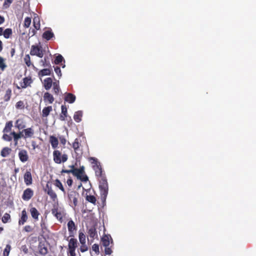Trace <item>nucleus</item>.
<instances>
[{
  "label": "nucleus",
  "mask_w": 256,
  "mask_h": 256,
  "mask_svg": "<svg viewBox=\"0 0 256 256\" xmlns=\"http://www.w3.org/2000/svg\"><path fill=\"white\" fill-rule=\"evenodd\" d=\"M82 111L79 110V111L76 112L74 114V119L76 122H79L82 120Z\"/></svg>",
  "instance_id": "34"
},
{
  "label": "nucleus",
  "mask_w": 256,
  "mask_h": 256,
  "mask_svg": "<svg viewBox=\"0 0 256 256\" xmlns=\"http://www.w3.org/2000/svg\"><path fill=\"white\" fill-rule=\"evenodd\" d=\"M12 30L10 28H8L4 31L3 35L6 38H8L12 35Z\"/></svg>",
  "instance_id": "39"
},
{
  "label": "nucleus",
  "mask_w": 256,
  "mask_h": 256,
  "mask_svg": "<svg viewBox=\"0 0 256 256\" xmlns=\"http://www.w3.org/2000/svg\"><path fill=\"white\" fill-rule=\"evenodd\" d=\"M64 60V58L60 54H58V56H56L55 60H54V63L56 64H58L62 62V61Z\"/></svg>",
  "instance_id": "49"
},
{
  "label": "nucleus",
  "mask_w": 256,
  "mask_h": 256,
  "mask_svg": "<svg viewBox=\"0 0 256 256\" xmlns=\"http://www.w3.org/2000/svg\"><path fill=\"white\" fill-rule=\"evenodd\" d=\"M30 212L32 218L35 220H37L38 219V216L40 214V212L36 208H31L30 210Z\"/></svg>",
  "instance_id": "27"
},
{
  "label": "nucleus",
  "mask_w": 256,
  "mask_h": 256,
  "mask_svg": "<svg viewBox=\"0 0 256 256\" xmlns=\"http://www.w3.org/2000/svg\"><path fill=\"white\" fill-rule=\"evenodd\" d=\"M38 248L39 254L42 256H45L48 253V249L45 241L39 240Z\"/></svg>",
  "instance_id": "6"
},
{
  "label": "nucleus",
  "mask_w": 256,
  "mask_h": 256,
  "mask_svg": "<svg viewBox=\"0 0 256 256\" xmlns=\"http://www.w3.org/2000/svg\"><path fill=\"white\" fill-rule=\"evenodd\" d=\"M31 24V18L26 17L24 19V26L26 28H28Z\"/></svg>",
  "instance_id": "45"
},
{
  "label": "nucleus",
  "mask_w": 256,
  "mask_h": 256,
  "mask_svg": "<svg viewBox=\"0 0 256 256\" xmlns=\"http://www.w3.org/2000/svg\"><path fill=\"white\" fill-rule=\"evenodd\" d=\"M92 250H94L96 254H98L100 253L99 246L98 244H94L92 246Z\"/></svg>",
  "instance_id": "52"
},
{
  "label": "nucleus",
  "mask_w": 256,
  "mask_h": 256,
  "mask_svg": "<svg viewBox=\"0 0 256 256\" xmlns=\"http://www.w3.org/2000/svg\"><path fill=\"white\" fill-rule=\"evenodd\" d=\"M4 92V95L2 98L4 102H8L10 100L12 96V90L10 88H5Z\"/></svg>",
  "instance_id": "11"
},
{
  "label": "nucleus",
  "mask_w": 256,
  "mask_h": 256,
  "mask_svg": "<svg viewBox=\"0 0 256 256\" xmlns=\"http://www.w3.org/2000/svg\"><path fill=\"white\" fill-rule=\"evenodd\" d=\"M4 22V18L3 16H0V24H3Z\"/></svg>",
  "instance_id": "64"
},
{
  "label": "nucleus",
  "mask_w": 256,
  "mask_h": 256,
  "mask_svg": "<svg viewBox=\"0 0 256 256\" xmlns=\"http://www.w3.org/2000/svg\"><path fill=\"white\" fill-rule=\"evenodd\" d=\"M28 216L26 210H24L22 212V216L18 220L19 225H23L28 220Z\"/></svg>",
  "instance_id": "24"
},
{
  "label": "nucleus",
  "mask_w": 256,
  "mask_h": 256,
  "mask_svg": "<svg viewBox=\"0 0 256 256\" xmlns=\"http://www.w3.org/2000/svg\"><path fill=\"white\" fill-rule=\"evenodd\" d=\"M22 248L25 254H27L28 252V249L27 248L26 246H23Z\"/></svg>",
  "instance_id": "62"
},
{
  "label": "nucleus",
  "mask_w": 256,
  "mask_h": 256,
  "mask_svg": "<svg viewBox=\"0 0 256 256\" xmlns=\"http://www.w3.org/2000/svg\"><path fill=\"white\" fill-rule=\"evenodd\" d=\"M62 173H67V174H70V173H72V169L70 170H62V172H61Z\"/></svg>",
  "instance_id": "61"
},
{
  "label": "nucleus",
  "mask_w": 256,
  "mask_h": 256,
  "mask_svg": "<svg viewBox=\"0 0 256 256\" xmlns=\"http://www.w3.org/2000/svg\"><path fill=\"white\" fill-rule=\"evenodd\" d=\"M20 160L22 162H25L28 160V152L26 150H21L18 154Z\"/></svg>",
  "instance_id": "13"
},
{
  "label": "nucleus",
  "mask_w": 256,
  "mask_h": 256,
  "mask_svg": "<svg viewBox=\"0 0 256 256\" xmlns=\"http://www.w3.org/2000/svg\"><path fill=\"white\" fill-rule=\"evenodd\" d=\"M88 161L91 162L92 168L94 170L96 176L98 178L105 176L104 172L102 170L100 164L96 158L90 157L88 158Z\"/></svg>",
  "instance_id": "2"
},
{
  "label": "nucleus",
  "mask_w": 256,
  "mask_h": 256,
  "mask_svg": "<svg viewBox=\"0 0 256 256\" xmlns=\"http://www.w3.org/2000/svg\"><path fill=\"white\" fill-rule=\"evenodd\" d=\"M72 173L74 176H76L77 178H78V177H80V174H82V173H84V167L82 166L80 168H76L72 169Z\"/></svg>",
  "instance_id": "26"
},
{
  "label": "nucleus",
  "mask_w": 256,
  "mask_h": 256,
  "mask_svg": "<svg viewBox=\"0 0 256 256\" xmlns=\"http://www.w3.org/2000/svg\"><path fill=\"white\" fill-rule=\"evenodd\" d=\"M15 49L14 48H12L10 50V55L12 57L15 54Z\"/></svg>",
  "instance_id": "63"
},
{
  "label": "nucleus",
  "mask_w": 256,
  "mask_h": 256,
  "mask_svg": "<svg viewBox=\"0 0 256 256\" xmlns=\"http://www.w3.org/2000/svg\"><path fill=\"white\" fill-rule=\"evenodd\" d=\"M24 182L26 186H30L32 183V178L31 172L26 171L24 176Z\"/></svg>",
  "instance_id": "15"
},
{
  "label": "nucleus",
  "mask_w": 256,
  "mask_h": 256,
  "mask_svg": "<svg viewBox=\"0 0 256 256\" xmlns=\"http://www.w3.org/2000/svg\"><path fill=\"white\" fill-rule=\"evenodd\" d=\"M10 219V216L8 213H5L2 218V220L4 223H6Z\"/></svg>",
  "instance_id": "44"
},
{
  "label": "nucleus",
  "mask_w": 256,
  "mask_h": 256,
  "mask_svg": "<svg viewBox=\"0 0 256 256\" xmlns=\"http://www.w3.org/2000/svg\"><path fill=\"white\" fill-rule=\"evenodd\" d=\"M48 57H44V59L40 60V62L42 64V66L44 68H51V64L50 62L48 60Z\"/></svg>",
  "instance_id": "35"
},
{
  "label": "nucleus",
  "mask_w": 256,
  "mask_h": 256,
  "mask_svg": "<svg viewBox=\"0 0 256 256\" xmlns=\"http://www.w3.org/2000/svg\"><path fill=\"white\" fill-rule=\"evenodd\" d=\"M80 143L78 138H76L74 142L72 144V148L76 152L80 148Z\"/></svg>",
  "instance_id": "40"
},
{
  "label": "nucleus",
  "mask_w": 256,
  "mask_h": 256,
  "mask_svg": "<svg viewBox=\"0 0 256 256\" xmlns=\"http://www.w3.org/2000/svg\"><path fill=\"white\" fill-rule=\"evenodd\" d=\"M50 142L53 148H56L58 147V139L54 136H51L50 137Z\"/></svg>",
  "instance_id": "28"
},
{
  "label": "nucleus",
  "mask_w": 256,
  "mask_h": 256,
  "mask_svg": "<svg viewBox=\"0 0 256 256\" xmlns=\"http://www.w3.org/2000/svg\"><path fill=\"white\" fill-rule=\"evenodd\" d=\"M14 126L19 130H23L26 126V122L23 118H18L16 121Z\"/></svg>",
  "instance_id": "12"
},
{
  "label": "nucleus",
  "mask_w": 256,
  "mask_h": 256,
  "mask_svg": "<svg viewBox=\"0 0 256 256\" xmlns=\"http://www.w3.org/2000/svg\"><path fill=\"white\" fill-rule=\"evenodd\" d=\"M33 24L36 30H38L40 28V23L38 18L36 17L34 18L33 20Z\"/></svg>",
  "instance_id": "41"
},
{
  "label": "nucleus",
  "mask_w": 256,
  "mask_h": 256,
  "mask_svg": "<svg viewBox=\"0 0 256 256\" xmlns=\"http://www.w3.org/2000/svg\"><path fill=\"white\" fill-rule=\"evenodd\" d=\"M99 180V188L102 199L106 200L108 194V186L106 176L98 178Z\"/></svg>",
  "instance_id": "1"
},
{
  "label": "nucleus",
  "mask_w": 256,
  "mask_h": 256,
  "mask_svg": "<svg viewBox=\"0 0 256 256\" xmlns=\"http://www.w3.org/2000/svg\"><path fill=\"white\" fill-rule=\"evenodd\" d=\"M76 99V96L72 93H66L64 98V101L68 102L70 104L74 103Z\"/></svg>",
  "instance_id": "25"
},
{
  "label": "nucleus",
  "mask_w": 256,
  "mask_h": 256,
  "mask_svg": "<svg viewBox=\"0 0 256 256\" xmlns=\"http://www.w3.org/2000/svg\"><path fill=\"white\" fill-rule=\"evenodd\" d=\"M11 249V246L10 244H7L4 250L3 254L4 256H8L10 253V252Z\"/></svg>",
  "instance_id": "48"
},
{
  "label": "nucleus",
  "mask_w": 256,
  "mask_h": 256,
  "mask_svg": "<svg viewBox=\"0 0 256 256\" xmlns=\"http://www.w3.org/2000/svg\"><path fill=\"white\" fill-rule=\"evenodd\" d=\"M110 239L111 244L113 243L112 239L109 234L104 235L102 238V242L104 246H108L110 244Z\"/></svg>",
  "instance_id": "18"
},
{
  "label": "nucleus",
  "mask_w": 256,
  "mask_h": 256,
  "mask_svg": "<svg viewBox=\"0 0 256 256\" xmlns=\"http://www.w3.org/2000/svg\"><path fill=\"white\" fill-rule=\"evenodd\" d=\"M10 135L13 136L14 141V145L15 146H17L18 144V140L20 139L16 134L15 132H10Z\"/></svg>",
  "instance_id": "47"
},
{
  "label": "nucleus",
  "mask_w": 256,
  "mask_h": 256,
  "mask_svg": "<svg viewBox=\"0 0 256 256\" xmlns=\"http://www.w3.org/2000/svg\"><path fill=\"white\" fill-rule=\"evenodd\" d=\"M60 142L63 145L66 144V139L64 137H63V136L60 137Z\"/></svg>",
  "instance_id": "59"
},
{
  "label": "nucleus",
  "mask_w": 256,
  "mask_h": 256,
  "mask_svg": "<svg viewBox=\"0 0 256 256\" xmlns=\"http://www.w3.org/2000/svg\"><path fill=\"white\" fill-rule=\"evenodd\" d=\"M54 36V33L51 30H46L42 34V38L47 40H50Z\"/></svg>",
  "instance_id": "29"
},
{
  "label": "nucleus",
  "mask_w": 256,
  "mask_h": 256,
  "mask_svg": "<svg viewBox=\"0 0 256 256\" xmlns=\"http://www.w3.org/2000/svg\"><path fill=\"white\" fill-rule=\"evenodd\" d=\"M34 194V192L32 188H27L24 191L22 198L24 200L28 201L32 198Z\"/></svg>",
  "instance_id": "9"
},
{
  "label": "nucleus",
  "mask_w": 256,
  "mask_h": 256,
  "mask_svg": "<svg viewBox=\"0 0 256 256\" xmlns=\"http://www.w3.org/2000/svg\"><path fill=\"white\" fill-rule=\"evenodd\" d=\"M16 108L17 109H24V102L22 100L18 102L16 104Z\"/></svg>",
  "instance_id": "46"
},
{
  "label": "nucleus",
  "mask_w": 256,
  "mask_h": 256,
  "mask_svg": "<svg viewBox=\"0 0 256 256\" xmlns=\"http://www.w3.org/2000/svg\"><path fill=\"white\" fill-rule=\"evenodd\" d=\"M44 102H48L49 104H52L54 100L53 96L48 92H46L44 94Z\"/></svg>",
  "instance_id": "20"
},
{
  "label": "nucleus",
  "mask_w": 256,
  "mask_h": 256,
  "mask_svg": "<svg viewBox=\"0 0 256 256\" xmlns=\"http://www.w3.org/2000/svg\"><path fill=\"white\" fill-rule=\"evenodd\" d=\"M52 90L55 95L58 96L61 93V90L60 86L58 80H55L53 83Z\"/></svg>",
  "instance_id": "21"
},
{
  "label": "nucleus",
  "mask_w": 256,
  "mask_h": 256,
  "mask_svg": "<svg viewBox=\"0 0 256 256\" xmlns=\"http://www.w3.org/2000/svg\"><path fill=\"white\" fill-rule=\"evenodd\" d=\"M66 240L68 241V249H76L78 246V240L76 238H72L69 239V237H65Z\"/></svg>",
  "instance_id": "14"
},
{
  "label": "nucleus",
  "mask_w": 256,
  "mask_h": 256,
  "mask_svg": "<svg viewBox=\"0 0 256 256\" xmlns=\"http://www.w3.org/2000/svg\"><path fill=\"white\" fill-rule=\"evenodd\" d=\"M7 66L4 62V59L0 56V69L4 71Z\"/></svg>",
  "instance_id": "43"
},
{
  "label": "nucleus",
  "mask_w": 256,
  "mask_h": 256,
  "mask_svg": "<svg viewBox=\"0 0 256 256\" xmlns=\"http://www.w3.org/2000/svg\"><path fill=\"white\" fill-rule=\"evenodd\" d=\"M16 134L18 136V138H24V133L23 132V130H19L18 132H16Z\"/></svg>",
  "instance_id": "54"
},
{
  "label": "nucleus",
  "mask_w": 256,
  "mask_h": 256,
  "mask_svg": "<svg viewBox=\"0 0 256 256\" xmlns=\"http://www.w3.org/2000/svg\"><path fill=\"white\" fill-rule=\"evenodd\" d=\"M111 247L105 246L104 253L106 254L110 255L112 252Z\"/></svg>",
  "instance_id": "53"
},
{
  "label": "nucleus",
  "mask_w": 256,
  "mask_h": 256,
  "mask_svg": "<svg viewBox=\"0 0 256 256\" xmlns=\"http://www.w3.org/2000/svg\"><path fill=\"white\" fill-rule=\"evenodd\" d=\"M88 250V248L86 246V244H82V246L80 248V250L81 252H85L86 250Z\"/></svg>",
  "instance_id": "56"
},
{
  "label": "nucleus",
  "mask_w": 256,
  "mask_h": 256,
  "mask_svg": "<svg viewBox=\"0 0 256 256\" xmlns=\"http://www.w3.org/2000/svg\"><path fill=\"white\" fill-rule=\"evenodd\" d=\"M45 192L47 193V194L50 196V198L54 201L55 202L57 200V195L55 192L52 190L51 186H50L48 184H46V188L44 189Z\"/></svg>",
  "instance_id": "8"
},
{
  "label": "nucleus",
  "mask_w": 256,
  "mask_h": 256,
  "mask_svg": "<svg viewBox=\"0 0 256 256\" xmlns=\"http://www.w3.org/2000/svg\"><path fill=\"white\" fill-rule=\"evenodd\" d=\"M54 184L60 190H61L64 192V195L66 194V191L62 183L60 182V181L59 180L56 179L54 180Z\"/></svg>",
  "instance_id": "33"
},
{
  "label": "nucleus",
  "mask_w": 256,
  "mask_h": 256,
  "mask_svg": "<svg viewBox=\"0 0 256 256\" xmlns=\"http://www.w3.org/2000/svg\"><path fill=\"white\" fill-rule=\"evenodd\" d=\"M30 54L32 56H36L42 58L44 56V51L41 46L32 45L30 51Z\"/></svg>",
  "instance_id": "5"
},
{
  "label": "nucleus",
  "mask_w": 256,
  "mask_h": 256,
  "mask_svg": "<svg viewBox=\"0 0 256 256\" xmlns=\"http://www.w3.org/2000/svg\"><path fill=\"white\" fill-rule=\"evenodd\" d=\"M24 230L26 232H30L32 230V228L30 226L28 225L24 227Z\"/></svg>",
  "instance_id": "58"
},
{
  "label": "nucleus",
  "mask_w": 256,
  "mask_h": 256,
  "mask_svg": "<svg viewBox=\"0 0 256 256\" xmlns=\"http://www.w3.org/2000/svg\"><path fill=\"white\" fill-rule=\"evenodd\" d=\"M86 200L95 205L96 204V198L94 196L92 195H86Z\"/></svg>",
  "instance_id": "37"
},
{
  "label": "nucleus",
  "mask_w": 256,
  "mask_h": 256,
  "mask_svg": "<svg viewBox=\"0 0 256 256\" xmlns=\"http://www.w3.org/2000/svg\"><path fill=\"white\" fill-rule=\"evenodd\" d=\"M88 234L90 238H94L97 236V232L94 227L90 228L88 230Z\"/></svg>",
  "instance_id": "36"
},
{
  "label": "nucleus",
  "mask_w": 256,
  "mask_h": 256,
  "mask_svg": "<svg viewBox=\"0 0 256 256\" xmlns=\"http://www.w3.org/2000/svg\"><path fill=\"white\" fill-rule=\"evenodd\" d=\"M52 214L60 222H62L63 217L64 216V214L63 211L60 210L58 207L54 208L52 209Z\"/></svg>",
  "instance_id": "7"
},
{
  "label": "nucleus",
  "mask_w": 256,
  "mask_h": 256,
  "mask_svg": "<svg viewBox=\"0 0 256 256\" xmlns=\"http://www.w3.org/2000/svg\"><path fill=\"white\" fill-rule=\"evenodd\" d=\"M52 110V106H48L44 108L42 111V116L43 118L47 117Z\"/></svg>",
  "instance_id": "31"
},
{
  "label": "nucleus",
  "mask_w": 256,
  "mask_h": 256,
  "mask_svg": "<svg viewBox=\"0 0 256 256\" xmlns=\"http://www.w3.org/2000/svg\"><path fill=\"white\" fill-rule=\"evenodd\" d=\"M54 161L58 164L61 162H64L68 160V155L66 154H62L60 151L55 150L53 152Z\"/></svg>",
  "instance_id": "4"
},
{
  "label": "nucleus",
  "mask_w": 256,
  "mask_h": 256,
  "mask_svg": "<svg viewBox=\"0 0 256 256\" xmlns=\"http://www.w3.org/2000/svg\"><path fill=\"white\" fill-rule=\"evenodd\" d=\"M67 195L70 206L74 208L78 206L80 194L76 190H69Z\"/></svg>",
  "instance_id": "3"
},
{
  "label": "nucleus",
  "mask_w": 256,
  "mask_h": 256,
  "mask_svg": "<svg viewBox=\"0 0 256 256\" xmlns=\"http://www.w3.org/2000/svg\"><path fill=\"white\" fill-rule=\"evenodd\" d=\"M12 121H8L6 124L3 130V132L4 133H8L11 131L12 128Z\"/></svg>",
  "instance_id": "32"
},
{
  "label": "nucleus",
  "mask_w": 256,
  "mask_h": 256,
  "mask_svg": "<svg viewBox=\"0 0 256 256\" xmlns=\"http://www.w3.org/2000/svg\"><path fill=\"white\" fill-rule=\"evenodd\" d=\"M23 132L24 133V139L32 138L34 134V130L32 127L27 128H25L23 130Z\"/></svg>",
  "instance_id": "17"
},
{
  "label": "nucleus",
  "mask_w": 256,
  "mask_h": 256,
  "mask_svg": "<svg viewBox=\"0 0 256 256\" xmlns=\"http://www.w3.org/2000/svg\"><path fill=\"white\" fill-rule=\"evenodd\" d=\"M72 182L73 181L71 178L67 180L66 183L69 186H72Z\"/></svg>",
  "instance_id": "60"
},
{
  "label": "nucleus",
  "mask_w": 256,
  "mask_h": 256,
  "mask_svg": "<svg viewBox=\"0 0 256 256\" xmlns=\"http://www.w3.org/2000/svg\"><path fill=\"white\" fill-rule=\"evenodd\" d=\"M68 228L70 234V237H74V234L76 230V226L74 222L70 220L68 222Z\"/></svg>",
  "instance_id": "10"
},
{
  "label": "nucleus",
  "mask_w": 256,
  "mask_h": 256,
  "mask_svg": "<svg viewBox=\"0 0 256 256\" xmlns=\"http://www.w3.org/2000/svg\"><path fill=\"white\" fill-rule=\"evenodd\" d=\"M78 238L81 244H86V236L83 232H79Z\"/></svg>",
  "instance_id": "42"
},
{
  "label": "nucleus",
  "mask_w": 256,
  "mask_h": 256,
  "mask_svg": "<svg viewBox=\"0 0 256 256\" xmlns=\"http://www.w3.org/2000/svg\"><path fill=\"white\" fill-rule=\"evenodd\" d=\"M78 178L82 182H87L88 180V176L85 174L84 172L82 173V174H80V177H78Z\"/></svg>",
  "instance_id": "51"
},
{
  "label": "nucleus",
  "mask_w": 256,
  "mask_h": 256,
  "mask_svg": "<svg viewBox=\"0 0 256 256\" xmlns=\"http://www.w3.org/2000/svg\"><path fill=\"white\" fill-rule=\"evenodd\" d=\"M12 152V149L8 147L4 148L0 152V156L5 158L8 156Z\"/></svg>",
  "instance_id": "30"
},
{
  "label": "nucleus",
  "mask_w": 256,
  "mask_h": 256,
  "mask_svg": "<svg viewBox=\"0 0 256 256\" xmlns=\"http://www.w3.org/2000/svg\"><path fill=\"white\" fill-rule=\"evenodd\" d=\"M11 136L12 135H10V134L9 135V134H8L4 133L2 136V138L4 140H6L7 142H10L12 140V137Z\"/></svg>",
  "instance_id": "50"
},
{
  "label": "nucleus",
  "mask_w": 256,
  "mask_h": 256,
  "mask_svg": "<svg viewBox=\"0 0 256 256\" xmlns=\"http://www.w3.org/2000/svg\"><path fill=\"white\" fill-rule=\"evenodd\" d=\"M24 62H25V64H26V65L28 67H30L31 66H32L33 67H34V65L31 62L30 57L29 56V54H26L24 56Z\"/></svg>",
  "instance_id": "38"
},
{
  "label": "nucleus",
  "mask_w": 256,
  "mask_h": 256,
  "mask_svg": "<svg viewBox=\"0 0 256 256\" xmlns=\"http://www.w3.org/2000/svg\"><path fill=\"white\" fill-rule=\"evenodd\" d=\"M75 249H68L69 256H76Z\"/></svg>",
  "instance_id": "57"
},
{
  "label": "nucleus",
  "mask_w": 256,
  "mask_h": 256,
  "mask_svg": "<svg viewBox=\"0 0 256 256\" xmlns=\"http://www.w3.org/2000/svg\"><path fill=\"white\" fill-rule=\"evenodd\" d=\"M23 82L20 84L22 88H25L28 86H30L33 80L30 76L24 78L22 80Z\"/></svg>",
  "instance_id": "19"
},
{
  "label": "nucleus",
  "mask_w": 256,
  "mask_h": 256,
  "mask_svg": "<svg viewBox=\"0 0 256 256\" xmlns=\"http://www.w3.org/2000/svg\"><path fill=\"white\" fill-rule=\"evenodd\" d=\"M54 72L59 77L62 76V72L60 67L56 66L54 68Z\"/></svg>",
  "instance_id": "55"
},
{
  "label": "nucleus",
  "mask_w": 256,
  "mask_h": 256,
  "mask_svg": "<svg viewBox=\"0 0 256 256\" xmlns=\"http://www.w3.org/2000/svg\"><path fill=\"white\" fill-rule=\"evenodd\" d=\"M62 112L60 116V120L64 121L66 118L68 116L67 108L66 105H62L61 106Z\"/></svg>",
  "instance_id": "22"
},
{
  "label": "nucleus",
  "mask_w": 256,
  "mask_h": 256,
  "mask_svg": "<svg viewBox=\"0 0 256 256\" xmlns=\"http://www.w3.org/2000/svg\"><path fill=\"white\" fill-rule=\"evenodd\" d=\"M52 72V68H44L40 70L38 72V76L40 77L44 76H50Z\"/></svg>",
  "instance_id": "23"
},
{
  "label": "nucleus",
  "mask_w": 256,
  "mask_h": 256,
  "mask_svg": "<svg viewBox=\"0 0 256 256\" xmlns=\"http://www.w3.org/2000/svg\"><path fill=\"white\" fill-rule=\"evenodd\" d=\"M52 80L51 78H47L44 80L42 82L43 86L46 90H50L52 86H53Z\"/></svg>",
  "instance_id": "16"
}]
</instances>
